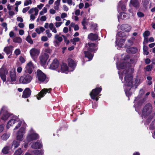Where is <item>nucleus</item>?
<instances>
[{"instance_id": "774afa93", "label": "nucleus", "mask_w": 155, "mask_h": 155, "mask_svg": "<svg viewBox=\"0 0 155 155\" xmlns=\"http://www.w3.org/2000/svg\"><path fill=\"white\" fill-rule=\"evenodd\" d=\"M86 18H84L82 21L81 23L82 25H86L87 22H86Z\"/></svg>"}, {"instance_id": "a878e982", "label": "nucleus", "mask_w": 155, "mask_h": 155, "mask_svg": "<svg viewBox=\"0 0 155 155\" xmlns=\"http://www.w3.org/2000/svg\"><path fill=\"white\" fill-rule=\"evenodd\" d=\"M42 146L41 144L39 142L33 143L31 146V147L33 149H40L41 148Z\"/></svg>"}, {"instance_id": "5fc2aeb1", "label": "nucleus", "mask_w": 155, "mask_h": 155, "mask_svg": "<svg viewBox=\"0 0 155 155\" xmlns=\"http://www.w3.org/2000/svg\"><path fill=\"white\" fill-rule=\"evenodd\" d=\"M15 54L16 56H18L21 54V51L19 49H16L14 51Z\"/></svg>"}, {"instance_id": "052dcab7", "label": "nucleus", "mask_w": 155, "mask_h": 155, "mask_svg": "<svg viewBox=\"0 0 155 155\" xmlns=\"http://www.w3.org/2000/svg\"><path fill=\"white\" fill-rule=\"evenodd\" d=\"M44 4H40L39 5H37L36 8H37V9H39V10H41V9L44 6Z\"/></svg>"}, {"instance_id": "f03ea898", "label": "nucleus", "mask_w": 155, "mask_h": 155, "mask_svg": "<svg viewBox=\"0 0 155 155\" xmlns=\"http://www.w3.org/2000/svg\"><path fill=\"white\" fill-rule=\"evenodd\" d=\"M153 108L151 104L148 103L143 107L142 110V114L144 118L146 119V122L149 123L154 118L153 114L152 113Z\"/></svg>"}, {"instance_id": "6e6552de", "label": "nucleus", "mask_w": 155, "mask_h": 155, "mask_svg": "<svg viewBox=\"0 0 155 155\" xmlns=\"http://www.w3.org/2000/svg\"><path fill=\"white\" fill-rule=\"evenodd\" d=\"M39 10L36 8H31L29 11L28 13L31 14L30 19L34 20L35 18V16L38 15Z\"/></svg>"}, {"instance_id": "7c9ffc66", "label": "nucleus", "mask_w": 155, "mask_h": 155, "mask_svg": "<svg viewBox=\"0 0 155 155\" xmlns=\"http://www.w3.org/2000/svg\"><path fill=\"white\" fill-rule=\"evenodd\" d=\"M20 143V142L17 140H14L12 142L11 148H13L14 149H15L19 146Z\"/></svg>"}, {"instance_id": "37998d69", "label": "nucleus", "mask_w": 155, "mask_h": 155, "mask_svg": "<svg viewBox=\"0 0 155 155\" xmlns=\"http://www.w3.org/2000/svg\"><path fill=\"white\" fill-rule=\"evenodd\" d=\"M32 3L31 0H25L24 2V6H27Z\"/></svg>"}, {"instance_id": "4be33fe9", "label": "nucleus", "mask_w": 155, "mask_h": 155, "mask_svg": "<svg viewBox=\"0 0 155 155\" xmlns=\"http://www.w3.org/2000/svg\"><path fill=\"white\" fill-rule=\"evenodd\" d=\"M68 63L69 66L72 69V71H73L76 66L75 62L71 58H69L68 59Z\"/></svg>"}, {"instance_id": "09e8293b", "label": "nucleus", "mask_w": 155, "mask_h": 155, "mask_svg": "<svg viewBox=\"0 0 155 155\" xmlns=\"http://www.w3.org/2000/svg\"><path fill=\"white\" fill-rule=\"evenodd\" d=\"M145 93V91L143 89H141L139 92V93L138 96L139 97H141L142 96H143Z\"/></svg>"}, {"instance_id": "bb28decb", "label": "nucleus", "mask_w": 155, "mask_h": 155, "mask_svg": "<svg viewBox=\"0 0 155 155\" xmlns=\"http://www.w3.org/2000/svg\"><path fill=\"white\" fill-rule=\"evenodd\" d=\"M120 8L123 11H126V5L121 1H120L118 3L117 6L118 10Z\"/></svg>"}, {"instance_id": "79ce46f5", "label": "nucleus", "mask_w": 155, "mask_h": 155, "mask_svg": "<svg viewBox=\"0 0 155 155\" xmlns=\"http://www.w3.org/2000/svg\"><path fill=\"white\" fill-rule=\"evenodd\" d=\"M13 41L15 42L21 43L22 41V39L19 37H17L14 39Z\"/></svg>"}, {"instance_id": "423d86ee", "label": "nucleus", "mask_w": 155, "mask_h": 155, "mask_svg": "<svg viewBox=\"0 0 155 155\" xmlns=\"http://www.w3.org/2000/svg\"><path fill=\"white\" fill-rule=\"evenodd\" d=\"M6 108L5 107H3L0 113V114H2V116L1 119L4 120H7L10 116V114L6 110Z\"/></svg>"}, {"instance_id": "473e14b6", "label": "nucleus", "mask_w": 155, "mask_h": 155, "mask_svg": "<svg viewBox=\"0 0 155 155\" xmlns=\"http://www.w3.org/2000/svg\"><path fill=\"white\" fill-rule=\"evenodd\" d=\"M18 120H15L14 119H11L8 122L7 124V127L8 129L10 127L13 125L15 123L18 122Z\"/></svg>"}, {"instance_id": "aec40b11", "label": "nucleus", "mask_w": 155, "mask_h": 155, "mask_svg": "<svg viewBox=\"0 0 155 155\" xmlns=\"http://www.w3.org/2000/svg\"><path fill=\"white\" fill-rule=\"evenodd\" d=\"M130 17L129 15L124 12L120 13L118 16V20L119 21L120 19H124L128 18Z\"/></svg>"}, {"instance_id": "a18cd8bd", "label": "nucleus", "mask_w": 155, "mask_h": 155, "mask_svg": "<svg viewBox=\"0 0 155 155\" xmlns=\"http://www.w3.org/2000/svg\"><path fill=\"white\" fill-rule=\"evenodd\" d=\"M26 40L30 44H32L33 43V41L31 39L30 35L28 36L26 38Z\"/></svg>"}, {"instance_id": "f8f14e48", "label": "nucleus", "mask_w": 155, "mask_h": 155, "mask_svg": "<svg viewBox=\"0 0 155 155\" xmlns=\"http://www.w3.org/2000/svg\"><path fill=\"white\" fill-rule=\"evenodd\" d=\"M37 77L38 80L41 82H43L46 79L45 75L40 70L37 71Z\"/></svg>"}, {"instance_id": "5701e85b", "label": "nucleus", "mask_w": 155, "mask_h": 155, "mask_svg": "<svg viewBox=\"0 0 155 155\" xmlns=\"http://www.w3.org/2000/svg\"><path fill=\"white\" fill-rule=\"evenodd\" d=\"M31 91L29 88H26L23 92L22 97H29L31 94Z\"/></svg>"}, {"instance_id": "e433bc0d", "label": "nucleus", "mask_w": 155, "mask_h": 155, "mask_svg": "<svg viewBox=\"0 0 155 155\" xmlns=\"http://www.w3.org/2000/svg\"><path fill=\"white\" fill-rule=\"evenodd\" d=\"M10 136L9 134L4 133L1 136V139L3 140H6L9 138Z\"/></svg>"}, {"instance_id": "c756f323", "label": "nucleus", "mask_w": 155, "mask_h": 155, "mask_svg": "<svg viewBox=\"0 0 155 155\" xmlns=\"http://www.w3.org/2000/svg\"><path fill=\"white\" fill-rule=\"evenodd\" d=\"M142 97H135L134 100V102L137 103L139 105H140L143 104L145 101L144 98L141 99Z\"/></svg>"}, {"instance_id": "603ef678", "label": "nucleus", "mask_w": 155, "mask_h": 155, "mask_svg": "<svg viewBox=\"0 0 155 155\" xmlns=\"http://www.w3.org/2000/svg\"><path fill=\"white\" fill-rule=\"evenodd\" d=\"M97 25L96 24L93 23L91 25V29L94 30H96L97 29Z\"/></svg>"}, {"instance_id": "de8ad7c7", "label": "nucleus", "mask_w": 155, "mask_h": 155, "mask_svg": "<svg viewBox=\"0 0 155 155\" xmlns=\"http://www.w3.org/2000/svg\"><path fill=\"white\" fill-rule=\"evenodd\" d=\"M19 60L22 64L25 63L26 61L25 58L21 56H20Z\"/></svg>"}, {"instance_id": "58836bf2", "label": "nucleus", "mask_w": 155, "mask_h": 155, "mask_svg": "<svg viewBox=\"0 0 155 155\" xmlns=\"http://www.w3.org/2000/svg\"><path fill=\"white\" fill-rule=\"evenodd\" d=\"M80 38L78 37L74 38L71 40V41L72 44L74 45H76V42H78L80 41Z\"/></svg>"}, {"instance_id": "3c124183", "label": "nucleus", "mask_w": 155, "mask_h": 155, "mask_svg": "<svg viewBox=\"0 0 155 155\" xmlns=\"http://www.w3.org/2000/svg\"><path fill=\"white\" fill-rule=\"evenodd\" d=\"M67 3L70 5H72L73 6H74L75 5V2H73L72 0H67Z\"/></svg>"}, {"instance_id": "c85d7f7f", "label": "nucleus", "mask_w": 155, "mask_h": 155, "mask_svg": "<svg viewBox=\"0 0 155 155\" xmlns=\"http://www.w3.org/2000/svg\"><path fill=\"white\" fill-rule=\"evenodd\" d=\"M126 51L129 53L135 54L138 51V49L136 48H127Z\"/></svg>"}, {"instance_id": "f257e3e1", "label": "nucleus", "mask_w": 155, "mask_h": 155, "mask_svg": "<svg viewBox=\"0 0 155 155\" xmlns=\"http://www.w3.org/2000/svg\"><path fill=\"white\" fill-rule=\"evenodd\" d=\"M129 58V56L126 55V58L122 60L120 63H116L119 71L118 72L120 78L122 82L124 83V90L127 97L131 96L133 87H135V88H137L141 83L140 79L137 78L135 79V81L134 82L133 76L132 74L134 71L132 68H129L127 70L125 69L122 71L120 70L126 68L127 65V60Z\"/></svg>"}, {"instance_id": "412c9836", "label": "nucleus", "mask_w": 155, "mask_h": 155, "mask_svg": "<svg viewBox=\"0 0 155 155\" xmlns=\"http://www.w3.org/2000/svg\"><path fill=\"white\" fill-rule=\"evenodd\" d=\"M52 89L51 88L49 89L44 88L42 89L38 94L39 97H42L46 94V93H49Z\"/></svg>"}, {"instance_id": "69168bd1", "label": "nucleus", "mask_w": 155, "mask_h": 155, "mask_svg": "<svg viewBox=\"0 0 155 155\" xmlns=\"http://www.w3.org/2000/svg\"><path fill=\"white\" fill-rule=\"evenodd\" d=\"M137 15L139 17H142L144 16V14L141 12H138L137 13Z\"/></svg>"}, {"instance_id": "6ab92c4d", "label": "nucleus", "mask_w": 155, "mask_h": 155, "mask_svg": "<svg viewBox=\"0 0 155 155\" xmlns=\"http://www.w3.org/2000/svg\"><path fill=\"white\" fill-rule=\"evenodd\" d=\"M61 72L67 73L68 72V68L67 64L63 63L61 65Z\"/></svg>"}, {"instance_id": "f704fd0d", "label": "nucleus", "mask_w": 155, "mask_h": 155, "mask_svg": "<svg viewBox=\"0 0 155 155\" xmlns=\"http://www.w3.org/2000/svg\"><path fill=\"white\" fill-rule=\"evenodd\" d=\"M84 54L85 57L88 59V61H90L92 60L93 56L90 52L88 51H84Z\"/></svg>"}, {"instance_id": "1a4fd4ad", "label": "nucleus", "mask_w": 155, "mask_h": 155, "mask_svg": "<svg viewBox=\"0 0 155 155\" xmlns=\"http://www.w3.org/2000/svg\"><path fill=\"white\" fill-rule=\"evenodd\" d=\"M117 28L123 31L126 32H129L130 31L131 29V26L127 24H123L122 25H118Z\"/></svg>"}, {"instance_id": "72a5a7b5", "label": "nucleus", "mask_w": 155, "mask_h": 155, "mask_svg": "<svg viewBox=\"0 0 155 155\" xmlns=\"http://www.w3.org/2000/svg\"><path fill=\"white\" fill-rule=\"evenodd\" d=\"M98 100V97H91V99L90 100V101H91L92 103L93 104L92 107L93 108H95L97 106V105L96 104H94V103H95L96 101H97Z\"/></svg>"}, {"instance_id": "9d476101", "label": "nucleus", "mask_w": 155, "mask_h": 155, "mask_svg": "<svg viewBox=\"0 0 155 155\" xmlns=\"http://www.w3.org/2000/svg\"><path fill=\"white\" fill-rule=\"evenodd\" d=\"M8 74V71L6 68L2 67L0 69V76L3 82L6 81V75Z\"/></svg>"}, {"instance_id": "ea45409f", "label": "nucleus", "mask_w": 155, "mask_h": 155, "mask_svg": "<svg viewBox=\"0 0 155 155\" xmlns=\"http://www.w3.org/2000/svg\"><path fill=\"white\" fill-rule=\"evenodd\" d=\"M22 153V150L21 148L16 150L14 153V155H20Z\"/></svg>"}, {"instance_id": "4d7b16f0", "label": "nucleus", "mask_w": 155, "mask_h": 155, "mask_svg": "<svg viewBox=\"0 0 155 155\" xmlns=\"http://www.w3.org/2000/svg\"><path fill=\"white\" fill-rule=\"evenodd\" d=\"M41 40L42 41H46L48 40V37L46 36H43L41 37Z\"/></svg>"}, {"instance_id": "13d9d810", "label": "nucleus", "mask_w": 155, "mask_h": 155, "mask_svg": "<svg viewBox=\"0 0 155 155\" xmlns=\"http://www.w3.org/2000/svg\"><path fill=\"white\" fill-rule=\"evenodd\" d=\"M18 120V124L15 127V128L14 129V130H16L18 129L21 126V122L19 121Z\"/></svg>"}, {"instance_id": "c03bdc74", "label": "nucleus", "mask_w": 155, "mask_h": 155, "mask_svg": "<svg viewBox=\"0 0 155 155\" xmlns=\"http://www.w3.org/2000/svg\"><path fill=\"white\" fill-rule=\"evenodd\" d=\"M45 35L48 38L51 37L52 35V34L51 33L50 31L49 30H47L45 31Z\"/></svg>"}, {"instance_id": "0e129e2a", "label": "nucleus", "mask_w": 155, "mask_h": 155, "mask_svg": "<svg viewBox=\"0 0 155 155\" xmlns=\"http://www.w3.org/2000/svg\"><path fill=\"white\" fill-rule=\"evenodd\" d=\"M67 14L66 13H63L61 14V18L63 19L67 17Z\"/></svg>"}, {"instance_id": "7ed1b4c3", "label": "nucleus", "mask_w": 155, "mask_h": 155, "mask_svg": "<svg viewBox=\"0 0 155 155\" xmlns=\"http://www.w3.org/2000/svg\"><path fill=\"white\" fill-rule=\"evenodd\" d=\"M125 35L124 32L122 31H120L116 35V41L115 42V46L117 47V48L119 49L122 47L125 41L124 39L119 38V37H124L125 36Z\"/></svg>"}, {"instance_id": "2eb2a0df", "label": "nucleus", "mask_w": 155, "mask_h": 155, "mask_svg": "<svg viewBox=\"0 0 155 155\" xmlns=\"http://www.w3.org/2000/svg\"><path fill=\"white\" fill-rule=\"evenodd\" d=\"M10 76L11 82H15L16 80V75L15 69L14 68L12 69L9 72Z\"/></svg>"}, {"instance_id": "bf43d9fd", "label": "nucleus", "mask_w": 155, "mask_h": 155, "mask_svg": "<svg viewBox=\"0 0 155 155\" xmlns=\"http://www.w3.org/2000/svg\"><path fill=\"white\" fill-rule=\"evenodd\" d=\"M46 19L47 17L45 15H43L41 16L40 18V20L41 21H45L46 20Z\"/></svg>"}, {"instance_id": "39448f33", "label": "nucleus", "mask_w": 155, "mask_h": 155, "mask_svg": "<svg viewBox=\"0 0 155 155\" xmlns=\"http://www.w3.org/2000/svg\"><path fill=\"white\" fill-rule=\"evenodd\" d=\"M31 58L35 61L40 53V50L35 48L31 49L29 51Z\"/></svg>"}, {"instance_id": "a19ab883", "label": "nucleus", "mask_w": 155, "mask_h": 155, "mask_svg": "<svg viewBox=\"0 0 155 155\" xmlns=\"http://www.w3.org/2000/svg\"><path fill=\"white\" fill-rule=\"evenodd\" d=\"M148 47L146 46H143V53L144 54L147 55L149 54V52L148 51Z\"/></svg>"}, {"instance_id": "f3484780", "label": "nucleus", "mask_w": 155, "mask_h": 155, "mask_svg": "<svg viewBox=\"0 0 155 155\" xmlns=\"http://www.w3.org/2000/svg\"><path fill=\"white\" fill-rule=\"evenodd\" d=\"M38 138V135L36 133L32 134L28 136L26 139L28 142L35 140Z\"/></svg>"}, {"instance_id": "9b49d317", "label": "nucleus", "mask_w": 155, "mask_h": 155, "mask_svg": "<svg viewBox=\"0 0 155 155\" xmlns=\"http://www.w3.org/2000/svg\"><path fill=\"white\" fill-rule=\"evenodd\" d=\"M25 133V130L24 127H21L18 132L16 137L17 140L21 141L23 140V136Z\"/></svg>"}, {"instance_id": "338daca9", "label": "nucleus", "mask_w": 155, "mask_h": 155, "mask_svg": "<svg viewBox=\"0 0 155 155\" xmlns=\"http://www.w3.org/2000/svg\"><path fill=\"white\" fill-rule=\"evenodd\" d=\"M63 8L64 10L65 11H67L69 9L68 7L65 5H64L63 6Z\"/></svg>"}, {"instance_id": "ddd939ff", "label": "nucleus", "mask_w": 155, "mask_h": 155, "mask_svg": "<svg viewBox=\"0 0 155 155\" xmlns=\"http://www.w3.org/2000/svg\"><path fill=\"white\" fill-rule=\"evenodd\" d=\"M34 68V65L31 61L27 63L25 67V71L29 74L32 73Z\"/></svg>"}, {"instance_id": "e2e57ef3", "label": "nucleus", "mask_w": 155, "mask_h": 155, "mask_svg": "<svg viewBox=\"0 0 155 155\" xmlns=\"http://www.w3.org/2000/svg\"><path fill=\"white\" fill-rule=\"evenodd\" d=\"M22 70V68L21 67H18L17 69V71L18 73H21Z\"/></svg>"}, {"instance_id": "a211bd4d", "label": "nucleus", "mask_w": 155, "mask_h": 155, "mask_svg": "<svg viewBox=\"0 0 155 155\" xmlns=\"http://www.w3.org/2000/svg\"><path fill=\"white\" fill-rule=\"evenodd\" d=\"M87 46L88 48V50L90 51H95L97 49V46L94 43H89L87 45Z\"/></svg>"}, {"instance_id": "864d4df0", "label": "nucleus", "mask_w": 155, "mask_h": 155, "mask_svg": "<svg viewBox=\"0 0 155 155\" xmlns=\"http://www.w3.org/2000/svg\"><path fill=\"white\" fill-rule=\"evenodd\" d=\"M62 23V22H56L55 23L54 25L56 28H58L60 26Z\"/></svg>"}, {"instance_id": "6e6d98bb", "label": "nucleus", "mask_w": 155, "mask_h": 155, "mask_svg": "<svg viewBox=\"0 0 155 155\" xmlns=\"http://www.w3.org/2000/svg\"><path fill=\"white\" fill-rule=\"evenodd\" d=\"M150 35V32L147 31H145L143 34V35L144 38Z\"/></svg>"}, {"instance_id": "4468645a", "label": "nucleus", "mask_w": 155, "mask_h": 155, "mask_svg": "<svg viewBox=\"0 0 155 155\" xmlns=\"http://www.w3.org/2000/svg\"><path fill=\"white\" fill-rule=\"evenodd\" d=\"M101 91V87L96 88L93 89L90 93L91 97H96L97 96H100L99 94Z\"/></svg>"}, {"instance_id": "4c0bfd02", "label": "nucleus", "mask_w": 155, "mask_h": 155, "mask_svg": "<svg viewBox=\"0 0 155 155\" xmlns=\"http://www.w3.org/2000/svg\"><path fill=\"white\" fill-rule=\"evenodd\" d=\"M45 29L42 27L36 28L35 31L38 34H40L45 31Z\"/></svg>"}, {"instance_id": "49530a36", "label": "nucleus", "mask_w": 155, "mask_h": 155, "mask_svg": "<svg viewBox=\"0 0 155 155\" xmlns=\"http://www.w3.org/2000/svg\"><path fill=\"white\" fill-rule=\"evenodd\" d=\"M143 6L147 8L148 5L149 3V0H143L142 1Z\"/></svg>"}, {"instance_id": "0eeeda50", "label": "nucleus", "mask_w": 155, "mask_h": 155, "mask_svg": "<svg viewBox=\"0 0 155 155\" xmlns=\"http://www.w3.org/2000/svg\"><path fill=\"white\" fill-rule=\"evenodd\" d=\"M49 57V55L46 53L41 54L39 58L41 64L42 65L44 66L46 64L47 60Z\"/></svg>"}, {"instance_id": "2f4dec72", "label": "nucleus", "mask_w": 155, "mask_h": 155, "mask_svg": "<svg viewBox=\"0 0 155 155\" xmlns=\"http://www.w3.org/2000/svg\"><path fill=\"white\" fill-rule=\"evenodd\" d=\"M54 38L56 40L54 41V43L57 44H58V42H61L63 40L62 38L58 34H56L54 36Z\"/></svg>"}, {"instance_id": "b1692460", "label": "nucleus", "mask_w": 155, "mask_h": 155, "mask_svg": "<svg viewBox=\"0 0 155 155\" xmlns=\"http://www.w3.org/2000/svg\"><path fill=\"white\" fill-rule=\"evenodd\" d=\"M13 49V47L12 46H9L5 47L4 49V51L7 54H12Z\"/></svg>"}, {"instance_id": "393cba45", "label": "nucleus", "mask_w": 155, "mask_h": 155, "mask_svg": "<svg viewBox=\"0 0 155 155\" xmlns=\"http://www.w3.org/2000/svg\"><path fill=\"white\" fill-rule=\"evenodd\" d=\"M98 38V35L96 34L91 33L89 34L88 36V38L91 41L96 40Z\"/></svg>"}, {"instance_id": "dca6fc26", "label": "nucleus", "mask_w": 155, "mask_h": 155, "mask_svg": "<svg viewBox=\"0 0 155 155\" xmlns=\"http://www.w3.org/2000/svg\"><path fill=\"white\" fill-rule=\"evenodd\" d=\"M59 63L58 61L56 59L54 60L50 64L49 68L52 70H55L59 66Z\"/></svg>"}, {"instance_id": "8fccbe9b", "label": "nucleus", "mask_w": 155, "mask_h": 155, "mask_svg": "<svg viewBox=\"0 0 155 155\" xmlns=\"http://www.w3.org/2000/svg\"><path fill=\"white\" fill-rule=\"evenodd\" d=\"M153 66L152 64H150L147 65L146 68V70L148 71H150L151 70Z\"/></svg>"}, {"instance_id": "c9c22d12", "label": "nucleus", "mask_w": 155, "mask_h": 155, "mask_svg": "<svg viewBox=\"0 0 155 155\" xmlns=\"http://www.w3.org/2000/svg\"><path fill=\"white\" fill-rule=\"evenodd\" d=\"M10 147L8 146L5 147L2 149V152L4 154H6L8 153Z\"/></svg>"}, {"instance_id": "20e7f679", "label": "nucleus", "mask_w": 155, "mask_h": 155, "mask_svg": "<svg viewBox=\"0 0 155 155\" xmlns=\"http://www.w3.org/2000/svg\"><path fill=\"white\" fill-rule=\"evenodd\" d=\"M32 77L30 75L27 74L21 76L19 79L20 83L23 84H27L29 83L32 80Z\"/></svg>"}, {"instance_id": "680f3d73", "label": "nucleus", "mask_w": 155, "mask_h": 155, "mask_svg": "<svg viewBox=\"0 0 155 155\" xmlns=\"http://www.w3.org/2000/svg\"><path fill=\"white\" fill-rule=\"evenodd\" d=\"M30 8L29 7H27L24 8L22 10V12L23 13H26Z\"/></svg>"}, {"instance_id": "cd10ccee", "label": "nucleus", "mask_w": 155, "mask_h": 155, "mask_svg": "<svg viewBox=\"0 0 155 155\" xmlns=\"http://www.w3.org/2000/svg\"><path fill=\"white\" fill-rule=\"evenodd\" d=\"M130 5H132L136 8H138L140 6L139 3L137 0H131Z\"/></svg>"}]
</instances>
